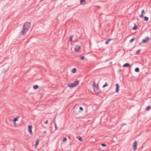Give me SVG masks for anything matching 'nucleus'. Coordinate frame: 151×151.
<instances>
[{
  "instance_id": "obj_1",
  "label": "nucleus",
  "mask_w": 151,
  "mask_h": 151,
  "mask_svg": "<svg viewBox=\"0 0 151 151\" xmlns=\"http://www.w3.org/2000/svg\"><path fill=\"white\" fill-rule=\"evenodd\" d=\"M31 26V24L29 22L25 23L23 26L22 29L21 31L22 35H25Z\"/></svg>"
},
{
  "instance_id": "obj_2",
  "label": "nucleus",
  "mask_w": 151,
  "mask_h": 151,
  "mask_svg": "<svg viewBox=\"0 0 151 151\" xmlns=\"http://www.w3.org/2000/svg\"><path fill=\"white\" fill-rule=\"evenodd\" d=\"M79 81L77 80L72 83H68V86L70 88H73L78 85L79 83Z\"/></svg>"
},
{
  "instance_id": "obj_3",
  "label": "nucleus",
  "mask_w": 151,
  "mask_h": 151,
  "mask_svg": "<svg viewBox=\"0 0 151 151\" xmlns=\"http://www.w3.org/2000/svg\"><path fill=\"white\" fill-rule=\"evenodd\" d=\"M145 12V10L144 9H142V11L141 13L139 15V17L141 18H144V20L146 21H147L149 19V18L146 16L144 17L143 13Z\"/></svg>"
},
{
  "instance_id": "obj_4",
  "label": "nucleus",
  "mask_w": 151,
  "mask_h": 151,
  "mask_svg": "<svg viewBox=\"0 0 151 151\" xmlns=\"http://www.w3.org/2000/svg\"><path fill=\"white\" fill-rule=\"evenodd\" d=\"M93 87L95 91L98 90V86L96 84L95 81L93 82Z\"/></svg>"
},
{
  "instance_id": "obj_5",
  "label": "nucleus",
  "mask_w": 151,
  "mask_h": 151,
  "mask_svg": "<svg viewBox=\"0 0 151 151\" xmlns=\"http://www.w3.org/2000/svg\"><path fill=\"white\" fill-rule=\"evenodd\" d=\"M32 126L31 125L28 126V131L29 134L31 135H33V133L32 131Z\"/></svg>"
},
{
  "instance_id": "obj_6",
  "label": "nucleus",
  "mask_w": 151,
  "mask_h": 151,
  "mask_svg": "<svg viewBox=\"0 0 151 151\" xmlns=\"http://www.w3.org/2000/svg\"><path fill=\"white\" fill-rule=\"evenodd\" d=\"M150 40V38L148 37H146L144 39H143L142 41V43H147Z\"/></svg>"
},
{
  "instance_id": "obj_7",
  "label": "nucleus",
  "mask_w": 151,
  "mask_h": 151,
  "mask_svg": "<svg viewBox=\"0 0 151 151\" xmlns=\"http://www.w3.org/2000/svg\"><path fill=\"white\" fill-rule=\"evenodd\" d=\"M137 143L136 141H135L133 143V150H135L137 149Z\"/></svg>"
},
{
  "instance_id": "obj_8",
  "label": "nucleus",
  "mask_w": 151,
  "mask_h": 151,
  "mask_svg": "<svg viewBox=\"0 0 151 151\" xmlns=\"http://www.w3.org/2000/svg\"><path fill=\"white\" fill-rule=\"evenodd\" d=\"M81 46L79 45H76L74 48L75 52H79V50L80 49Z\"/></svg>"
},
{
  "instance_id": "obj_9",
  "label": "nucleus",
  "mask_w": 151,
  "mask_h": 151,
  "mask_svg": "<svg viewBox=\"0 0 151 151\" xmlns=\"http://www.w3.org/2000/svg\"><path fill=\"white\" fill-rule=\"evenodd\" d=\"M116 90H115V92L118 93L119 91V84L117 83V84H116Z\"/></svg>"
},
{
  "instance_id": "obj_10",
  "label": "nucleus",
  "mask_w": 151,
  "mask_h": 151,
  "mask_svg": "<svg viewBox=\"0 0 151 151\" xmlns=\"http://www.w3.org/2000/svg\"><path fill=\"white\" fill-rule=\"evenodd\" d=\"M19 118L18 116H17L16 117L14 118L13 120V124H16V122L18 120V119Z\"/></svg>"
},
{
  "instance_id": "obj_11",
  "label": "nucleus",
  "mask_w": 151,
  "mask_h": 151,
  "mask_svg": "<svg viewBox=\"0 0 151 151\" xmlns=\"http://www.w3.org/2000/svg\"><path fill=\"white\" fill-rule=\"evenodd\" d=\"M130 64L129 63H126L124 64L123 66L124 67H129L130 66Z\"/></svg>"
},
{
  "instance_id": "obj_12",
  "label": "nucleus",
  "mask_w": 151,
  "mask_h": 151,
  "mask_svg": "<svg viewBox=\"0 0 151 151\" xmlns=\"http://www.w3.org/2000/svg\"><path fill=\"white\" fill-rule=\"evenodd\" d=\"M134 26L132 28V29L133 30H135L137 29V27L136 26V24L135 23H134Z\"/></svg>"
},
{
  "instance_id": "obj_13",
  "label": "nucleus",
  "mask_w": 151,
  "mask_h": 151,
  "mask_svg": "<svg viewBox=\"0 0 151 151\" xmlns=\"http://www.w3.org/2000/svg\"><path fill=\"white\" fill-rule=\"evenodd\" d=\"M76 138L78 139L80 141H83V139L81 137L78 136L76 137Z\"/></svg>"
},
{
  "instance_id": "obj_14",
  "label": "nucleus",
  "mask_w": 151,
  "mask_h": 151,
  "mask_svg": "<svg viewBox=\"0 0 151 151\" xmlns=\"http://www.w3.org/2000/svg\"><path fill=\"white\" fill-rule=\"evenodd\" d=\"M39 140L38 139H37L36 140V144L35 145V147H36L37 145H38L39 143Z\"/></svg>"
},
{
  "instance_id": "obj_15",
  "label": "nucleus",
  "mask_w": 151,
  "mask_h": 151,
  "mask_svg": "<svg viewBox=\"0 0 151 151\" xmlns=\"http://www.w3.org/2000/svg\"><path fill=\"white\" fill-rule=\"evenodd\" d=\"M74 36L73 35H71L69 39V41L70 42H72V38Z\"/></svg>"
},
{
  "instance_id": "obj_16",
  "label": "nucleus",
  "mask_w": 151,
  "mask_h": 151,
  "mask_svg": "<svg viewBox=\"0 0 151 151\" xmlns=\"http://www.w3.org/2000/svg\"><path fill=\"white\" fill-rule=\"evenodd\" d=\"M38 87L39 86L38 85H35L33 86V88L34 89H37L38 88Z\"/></svg>"
},
{
  "instance_id": "obj_17",
  "label": "nucleus",
  "mask_w": 151,
  "mask_h": 151,
  "mask_svg": "<svg viewBox=\"0 0 151 151\" xmlns=\"http://www.w3.org/2000/svg\"><path fill=\"white\" fill-rule=\"evenodd\" d=\"M135 71L137 72H139V68H136L135 69Z\"/></svg>"
},
{
  "instance_id": "obj_18",
  "label": "nucleus",
  "mask_w": 151,
  "mask_h": 151,
  "mask_svg": "<svg viewBox=\"0 0 151 151\" xmlns=\"http://www.w3.org/2000/svg\"><path fill=\"white\" fill-rule=\"evenodd\" d=\"M150 109H151V107L150 106H147V107L145 109V110L146 111H148L149 110H150Z\"/></svg>"
},
{
  "instance_id": "obj_19",
  "label": "nucleus",
  "mask_w": 151,
  "mask_h": 151,
  "mask_svg": "<svg viewBox=\"0 0 151 151\" xmlns=\"http://www.w3.org/2000/svg\"><path fill=\"white\" fill-rule=\"evenodd\" d=\"M86 2L85 0H81L80 1V3L81 4H83V3H84Z\"/></svg>"
},
{
  "instance_id": "obj_20",
  "label": "nucleus",
  "mask_w": 151,
  "mask_h": 151,
  "mask_svg": "<svg viewBox=\"0 0 151 151\" xmlns=\"http://www.w3.org/2000/svg\"><path fill=\"white\" fill-rule=\"evenodd\" d=\"M54 123L55 127V130H56V129H57V125H56V122L55 121V120H54Z\"/></svg>"
},
{
  "instance_id": "obj_21",
  "label": "nucleus",
  "mask_w": 151,
  "mask_h": 151,
  "mask_svg": "<svg viewBox=\"0 0 151 151\" xmlns=\"http://www.w3.org/2000/svg\"><path fill=\"white\" fill-rule=\"evenodd\" d=\"M108 86V84H107V82H106L105 84H104L103 86H102V87L103 88H104L105 87H106V86Z\"/></svg>"
},
{
  "instance_id": "obj_22",
  "label": "nucleus",
  "mask_w": 151,
  "mask_h": 151,
  "mask_svg": "<svg viewBox=\"0 0 151 151\" xmlns=\"http://www.w3.org/2000/svg\"><path fill=\"white\" fill-rule=\"evenodd\" d=\"M76 69L75 68H74L72 69V72L73 73H76Z\"/></svg>"
},
{
  "instance_id": "obj_23",
  "label": "nucleus",
  "mask_w": 151,
  "mask_h": 151,
  "mask_svg": "<svg viewBox=\"0 0 151 151\" xmlns=\"http://www.w3.org/2000/svg\"><path fill=\"white\" fill-rule=\"evenodd\" d=\"M101 145L103 147H106V145L104 143H102L101 144Z\"/></svg>"
},
{
  "instance_id": "obj_24",
  "label": "nucleus",
  "mask_w": 151,
  "mask_h": 151,
  "mask_svg": "<svg viewBox=\"0 0 151 151\" xmlns=\"http://www.w3.org/2000/svg\"><path fill=\"white\" fill-rule=\"evenodd\" d=\"M140 51V50L139 49L137 51H136V54H139V52Z\"/></svg>"
},
{
  "instance_id": "obj_25",
  "label": "nucleus",
  "mask_w": 151,
  "mask_h": 151,
  "mask_svg": "<svg viewBox=\"0 0 151 151\" xmlns=\"http://www.w3.org/2000/svg\"><path fill=\"white\" fill-rule=\"evenodd\" d=\"M67 139L66 137H64L63 139V141L64 142L65 141H67Z\"/></svg>"
},
{
  "instance_id": "obj_26",
  "label": "nucleus",
  "mask_w": 151,
  "mask_h": 151,
  "mask_svg": "<svg viewBox=\"0 0 151 151\" xmlns=\"http://www.w3.org/2000/svg\"><path fill=\"white\" fill-rule=\"evenodd\" d=\"M134 40V38H132L130 41L129 42H132Z\"/></svg>"
},
{
  "instance_id": "obj_27",
  "label": "nucleus",
  "mask_w": 151,
  "mask_h": 151,
  "mask_svg": "<svg viewBox=\"0 0 151 151\" xmlns=\"http://www.w3.org/2000/svg\"><path fill=\"white\" fill-rule=\"evenodd\" d=\"M109 41L108 40H107L105 42V44L106 45H107L109 43Z\"/></svg>"
},
{
  "instance_id": "obj_28",
  "label": "nucleus",
  "mask_w": 151,
  "mask_h": 151,
  "mask_svg": "<svg viewBox=\"0 0 151 151\" xmlns=\"http://www.w3.org/2000/svg\"><path fill=\"white\" fill-rule=\"evenodd\" d=\"M81 59V60H83L84 59V57L83 56H82L80 58Z\"/></svg>"
},
{
  "instance_id": "obj_29",
  "label": "nucleus",
  "mask_w": 151,
  "mask_h": 151,
  "mask_svg": "<svg viewBox=\"0 0 151 151\" xmlns=\"http://www.w3.org/2000/svg\"><path fill=\"white\" fill-rule=\"evenodd\" d=\"M79 109L80 110L82 111L83 110V108L82 107H79Z\"/></svg>"
},
{
  "instance_id": "obj_30",
  "label": "nucleus",
  "mask_w": 151,
  "mask_h": 151,
  "mask_svg": "<svg viewBox=\"0 0 151 151\" xmlns=\"http://www.w3.org/2000/svg\"><path fill=\"white\" fill-rule=\"evenodd\" d=\"M45 123H46V124H47V123H48V121L47 120L45 122Z\"/></svg>"
},
{
  "instance_id": "obj_31",
  "label": "nucleus",
  "mask_w": 151,
  "mask_h": 151,
  "mask_svg": "<svg viewBox=\"0 0 151 151\" xmlns=\"http://www.w3.org/2000/svg\"><path fill=\"white\" fill-rule=\"evenodd\" d=\"M112 40V39H108V40L109 41H110V40Z\"/></svg>"
},
{
  "instance_id": "obj_32",
  "label": "nucleus",
  "mask_w": 151,
  "mask_h": 151,
  "mask_svg": "<svg viewBox=\"0 0 151 151\" xmlns=\"http://www.w3.org/2000/svg\"><path fill=\"white\" fill-rule=\"evenodd\" d=\"M44 133H45L46 134V131H44Z\"/></svg>"
},
{
  "instance_id": "obj_33",
  "label": "nucleus",
  "mask_w": 151,
  "mask_h": 151,
  "mask_svg": "<svg viewBox=\"0 0 151 151\" xmlns=\"http://www.w3.org/2000/svg\"><path fill=\"white\" fill-rule=\"evenodd\" d=\"M43 0H40V1H43Z\"/></svg>"
}]
</instances>
